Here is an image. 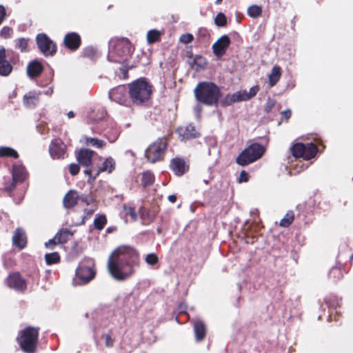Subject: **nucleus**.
Wrapping results in <instances>:
<instances>
[{
	"instance_id": "6",
	"label": "nucleus",
	"mask_w": 353,
	"mask_h": 353,
	"mask_svg": "<svg viewBox=\"0 0 353 353\" xmlns=\"http://www.w3.org/2000/svg\"><path fill=\"white\" fill-rule=\"evenodd\" d=\"M265 148L259 143H254L245 148L236 158V162L241 165L250 164L262 157Z\"/></svg>"
},
{
	"instance_id": "21",
	"label": "nucleus",
	"mask_w": 353,
	"mask_h": 353,
	"mask_svg": "<svg viewBox=\"0 0 353 353\" xmlns=\"http://www.w3.org/2000/svg\"><path fill=\"white\" fill-rule=\"evenodd\" d=\"M170 167L173 172L178 176L183 174L188 170L183 160L180 159H174L172 160Z\"/></svg>"
},
{
	"instance_id": "7",
	"label": "nucleus",
	"mask_w": 353,
	"mask_h": 353,
	"mask_svg": "<svg viewBox=\"0 0 353 353\" xmlns=\"http://www.w3.org/2000/svg\"><path fill=\"white\" fill-rule=\"evenodd\" d=\"M291 150L294 157L310 160L316 156L318 148L316 145L312 143L307 144L298 143L291 148Z\"/></svg>"
},
{
	"instance_id": "28",
	"label": "nucleus",
	"mask_w": 353,
	"mask_h": 353,
	"mask_svg": "<svg viewBox=\"0 0 353 353\" xmlns=\"http://www.w3.org/2000/svg\"><path fill=\"white\" fill-rule=\"evenodd\" d=\"M39 94L35 92H30L23 97V103L25 105L29 108L34 107L39 101Z\"/></svg>"
},
{
	"instance_id": "3",
	"label": "nucleus",
	"mask_w": 353,
	"mask_h": 353,
	"mask_svg": "<svg viewBox=\"0 0 353 353\" xmlns=\"http://www.w3.org/2000/svg\"><path fill=\"white\" fill-rule=\"evenodd\" d=\"M132 51V47L128 39L112 40L110 43L108 59L112 62L123 63L130 57Z\"/></svg>"
},
{
	"instance_id": "20",
	"label": "nucleus",
	"mask_w": 353,
	"mask_h": 353,
	"mask_svg": "<svg viewBox=\"0 0 353 353\" xmlns=\"http://www.w3.org/2000/svg\"><path fill=\"white\" fill-rule=\"evenodd\" d=\"M12 243L13 244L18 247L20 250L25 248L26 245V236L25 232L20 229L17 228L13 234L12 236Z\"/></svg>"
},
{
	"instance_id": "11",
	"label": "nucleus",
	"mask_w": 353,
	"mask_h": 353,
	"mask_svg": "<svg viewBox=\"0 0 353 353\" xmlns=\"http://www.w3.org/2000/svg\"><path fill=\"white\" fill-rule=\"evenodd\" d=\"M95 276L94 271L90 267L81 265L76 270L74 281L78 285L90 282Z\"/></svg>"
},
{
	"instance_id": "40",
	"label": "nucleus",
	"mask_w": 353,
	"mask_h": 353,
	"mask_svg": "<svg viewBox=\"0 0 353 353\" xmlns=\"http://www.w3.org/2000/svg\"><path fill=\"white\" fill-rule=\"evenodd\" d=\"M123 210L126 215H129L133 221H137V214L133 208L123 205Z\"/></svg>"
},
{
	"instance_id": "29",
	"label": "nucleus",
	"mask_w": 353,
	"mask_h": 353,
	"mask_svg": "<svg viewBox=\"0 0 353 353\" xmlns=\"http://www.w3.org/2000/svg\"><path fill=\"white\" fill-rule=\"evenodd\" d=\"M72 236V233L70 231L63 229L57 233L55 239H57L58 243L63 244L66 243Z\"/></svg>"
},
{
	"instance_id": "53",
	"label": "nucleus",
	"mask_w": 353,
	"mask_h": 353,
	"mask_svg": "<svg viewBox=\"0 0 353 353\" xmlns=\"http://www.w3.org/2000/svg\"><path fill=\"white\" fill-rule=\"evenodd\" d=\"M282 114L286 119H288L291 116V111L290 110H286L282 112Z\"/></svg>"
},
{
	"instance_id": "13",
	"label": "nucleus",
	"mask_w": 353,
	"mask_h": 353,
	"mask_svg": "<svg viewBox=\"0 0 353 353\" xmlns=\"http://www.w3.org/2000/svg\"><path fill=\"white\" fill-rule=\"evenodd\" d=\"M230 43V39L228 36L223 35L212 45L214 54L218 57H222L225 53Z\"/></svg>"
},
{
	"instance_id": "12",
	"label": "nucleus",
	"mask_w": 353,
	"mask_h": 353,
	"mask_svg": "<svg viewBox=\"0 0 353 353\" xmlns=\"http://www.w3.org/2000/svg\"><path fill=\"white\" fill-rule=\"evenodd\" d=\"M6 285L16 291L23 292L26 289V281L18 272L10 274L6 279Z\"/></svg>"
},
{
	"instance_id": "1",
	"label": "nucleus",
	"mask_w": 353,
	"mask_h": 353,
	"mask_svg": "<svg viewBox=\"0 0 353 353\" xmlns=\"http://www.w3.org/2000/svg\"><path fill=\"white\" fill-rule=\"evenodd\" d=\"M139 264L137 251L129 246H120L109 256L107 268L111 276L119 281H125L135 272Z\"/></svg>"
},
{
	"instance_id": "4",
	"label": "nucleus",
	"mask_w": 353,
	"mask_h": 353,
	"mask_svg": "<svg viewBox=\"0 0 353 353\" xmlns=\"http://www.w3.org/2000/svg\"><path fill=\"white\" fill-rule=\"evenodd\" d=\"M194 95L197 101L211 105L218 102L220 90L213 83L201 82L194 88Z\"/></svg>"
},
{
	"instance_id": "48",
	"label": "nucleus",
	"mask_w": 353,
	"mask_h": 353,
	"mask_svg": "<svg viewBox=\"0 0 353 353\" xmlns=\"http://www.w3.org/2000/svg\"><path fill=\"white\" fill-rule=\"evenodd\" d=\"M69 171L72 175H76L79 172V165L76 163H71L69 167Z\"/></svg>"
},
{
	"instance_id": "46",
	"label": "nucleus",
	"mask_w": 353,
	"mask_h": 353,
	"mask_svg": "<svg viewBox=\"0 0 353 353\" xmlns=\"http://www.w3.org/2000/svg\"><path fill=\"white\" fill-rule=\"evenodd\" d=\"M79 199L86 205H90L93 202V198L90 195L82 194L79 196Z\"/></svg>"
},
{
	"instance_id": "43",
	"label": "nucleus",
	"mask_w": 353,
	"mask_h": 353,
	"mask_svg": "<svg viewBox=\"0 0 353 353\" xmlns=\"http://www.w3.org/2000/svg\"><path fill=\"white\" fill-rule=\"evenodd\" d=\"M193 40V36L191 34H183L180 38L179 41L183 43H189Z\"/></svg>"
},
{
	"instance_id": "24",
	"label": "nucleus",
	"mask_w": 353,
	"mask_h": 353,
	"mask_svg": "<svg viewBox=\"0 0 353 353\" xmlns=\"http://www.w3.org/2000/svg\"><path fill=\"white\" fill-rule=\"evenodd\" d=\"M78 199L77 192L74 190H70L63 198V205L66 208H72L77 204Z\"/></svg>"
},
{
	"instance_id": "10",
	"label": "nucleus",
	"mask_w": 353,
	"mask_h": 353,
	"mask_svg": "<svg viewBox=\"0 0 353 353\" xmlns=\"http://www.w3.org/2000/svg\"><path fill=\"white\" fill-rule=\"evenodd\" d=\"M37 43L39 50L45 56L52 55L56 52L55 44L46 34L41 33L37 36Z\"/></svg>"
},
{
	"instance_id": "59",
	"label": "nucleus",
	"mask_w": 353,
	"mask_h": 353,
	"mask_svg": "<svg viewBox=\"0 0 353 353\" xmlns=\"http://www.w3.org/2000/svg\"><path fill=\"white\" fill-rule=\"evenodd\" d=\"M350 261H353V254L350 256Z\"/></svg>"
},
{
	"instance_id": "17",
	"label": "nucleus",
	"mask_w": 353,
	"mask_h": 353,
	"mask_svg": "<svg viewBox=\"0 0 353 353\" xmlns=\"http://www.w3.org/2000/svg\"><path fill=\"white\" fill-rule=\"evenodd\" d=\"M12 71V65L6 58V50L0 48V75L8 76Z\"/></svg>"
},
{
	"instance_id": "49",
	"label": "nucleus",
	"mask_w": 353,
	"mask_h": 353,
	"mask_svg": "<svg viewBox=\"0 0 353 353\" xmlns=\"http://www.w3.org/2000/svg\"><path fill=\"white\" fill-rule=\"evenodd\" d=\"M248 174L245 171L243 170L239 175V177L238 179L239 183H243V182H247L248 181Z\"/></svg>"
},
{
	"instance_id": "32",
	"label": "nucleus",
	"mask_w": 353,
	"mask_h": 353,
	"mask_svg": "<svg viewBox=\"0 0 353 353\" xmlns=\"http://www.w3.org/2000/svg\"><path fill=\"white\" fill-rule=\"evenodd\" d=\"M262 13V8L257 5H252L248 8V14L252 18L259 17Z\"/></svg>"
},
{
	"instance_id": "2",
	"label": "nucleus",
	"mask_w": 353,
	"mask_h": 353,
	"mask_svg": "<svg viewBox=\"0 0 353 353\" xmlns=\"http://www.w3.org/2000/svg\"><path fill=\"white\" fill-rule=\"evenodd\" d=\"M128 89L130 98L136 105H143L148 103L152 93L151 84L143 78L130 83Z\"/></svg>"
},
{
	"instance_id": "61",
	"label": "nucleus",
	"mask_w": 353,
	"mask_h": 353,
	"mask_svg": "<svg viewBox=\"0 0 353 353\" xmlns=\"http://www.w3.org/2000/svg\"><path fill=\"white\" fill-rule=\"evenodd\" d=\"M204 182H205V183H208V181H206V180H204Z\"/></svg>"
},
{
	"instance_id": "14",
	"label": "nucleus",
	"mask_w": 353,
	"mask_h": 353,
	"mask_svg": "<svg viewBox=\"0 0 353 353\" xmlns=\"http://www.w3.org/2000/svg\"><path fill=\"white\" fill-rule=\"evenodd\" d=\"M66 146L60 139H54L52 141L49 152L53 159L64 158Z\"/></svg>"
},
{
	"instance_id": "55",
	"label": "nucleus",
	"mask_w": 353,
	"mask_h": 353,
	"mask_svg": "<svg viewBox=\"0 0 353 353\" xmlns=\"http://www.w3.org/2000/svg\"><path fill=\"white\" fill-rule=\"evenodd\" d=\"M53 92L52 87H49L46 91L43 92V93L46 95H51Z\"/></svg>"
},
{
	"instance_id": "42",
	"label": "nucleus",
	"mask_w": 353,
	"mask_h": 353,
	"mask_svg": "<svg viewBox=\"0 0 353 353\" xmlns=\"http://www.w3.org/2000/svg\"><path fill=\"white\" fill-rule=\"evenodd\" d=\"M276 101L275 100L268 98L265 105L264 109L266 112H270L272 111V108L275 105Z\"/></svg>"
},
{
	"instance_id": "47",
	"label": "nucleus",
	"mask_w": 353,
	"mask_h": 353,
	"mask_svg": "<svg viewBox=\"0 0 353 353\" xmlns=\"http://www.w3.org/2000/svg\"><path fill=\"white\" fill-rule=\"evenodd\" d=\"M83 54L86 57L92 58L96 54V50L92 47H88L84 49Z\"/></svg>"
},
{
	"instance_id": "54",
	"label": "nucleus",
	"mask_w": 353,
	"mask_h": 353,
	"mask_svg": "<svg viewBox=\"0 0 353 353\" xmlns=\"http://www.w3.org/2000/svg\"><path fill=\"white\" fill-rule=\"evenodd\" d=\"M168 199L171 203H174L176 200V196L174 194L169 195Z\"/></svg>"
},
{
	"instance_id": "41",
	"label": "nucleus",
	"mask_w": 353,
	"mask_h": 353,
	"mask_svg": "<svg viewBox=\"0 0 353 353\" xmlns=\"http://www.w3.org/2000/svg\"><path fill=\"white\" fill-rule=\"evenodd\" d=\"M12 28H10V27H8V26L3 27L1 29V32H0V35L5 39L10 37L12 36Z\"/></svg>"
},
{
	"instance_id": "57",
	"label": "nucleus",
	"mask_w": 353,
	"mask_h": 353,
	"mask_svg": "<svg viewBox=\"0 0 353 353\" xmlns=\"http://www.w3.org/2000/svg\"><path fill=\"white\" fill-rule=\"evenodd\" d=\"M194 111L196 112V115L197 117L199 115L201 111V108L199 105H196L195 108H194Z\"/></svg>"
},
{
	"instance_id": "37",
	"label": "nucleus",
	"mask_w": 353,
	"mask_h": 353,
	"mask_svg": "<svg viewBox=\"0 0 353 353\" xmlns=\"http://www.w3.org/2000/svg\"><path fill=\"white\" fill-rule=\"evenodd\" d=\"M214 23L217 26H225L227 23L226 17L222 12L219 13L214 18Z\"/></svg>"
},
{
	"instance_id": "38",
	"label": "nucleus",
	"mask_w": 353,
	"mask_h": 353,
	"mask_svg": "<svg viewBox=\"0 0 353 353\" xmlns=\"http://www.w3.org/2000/svg\"><path fill=\"white\" fill-rule=\"evenodd\" d=\"M160 37V34L157 30H150L147 34V40L150 43L156 42Z\"/></svg>"
},
{
	"instance_id": "35",
	"label": "nucleus",
	"mask_w": 353,
	"mask_h": 353,
	"mask_svg": "<svg viewBox=\"0 0 353 353\" xmlns=\"http://www.w3.org/2000/svg\"><path fill=\"white\" fill-rule=\"evenodd\" d=\"M294 220V213L289 211L286 213L285 216L281 220L280 225L283 227L289 226Z\"/></svg>"
},
{
	"instance_id": "44",
	"label": "nucleus",
	"mask_w": 353,
	"mask_h": 353,
	"mask_svg": "<svg viewBox=\"0 0 353 353\" xmlns=\"http://www.w3.org/2000/svg\"><path fill=\"white\" fill-rule=\"evenodd\" d=\"M17 47L21 50V51H25L28 47V41L23 38L18 39Z\"/></svg>"
},
{
	"instance_id": "5",
	"label": "nucleus",
	"mask_w": 353,
	"mask_h": 353,
	"mask_svg": "<svg viewBox=\"0 0 353 353\" xmlns=\"http://www.w3.org/2000/svg\"><path fill=\"white\" fill-rule=\"evenodd\" d=\"M39 331L37 328L28 327L22 330L17 338L22 350L26 353H33L38 342Z\"/></svg>"
},
{
	"instance_id": "56",
	"label": "nucleus",
	"mask_w": 353,
	"mask_h": 353,
	"mask_svg": "<svg viewBox=\"0 0 353 353\" xmlns=\"http://www.w3.org/2000/svg\"><path fill=\"white\" fill-rule=\"evenodd\" d=\"M92 170L91 169H85L84 170V173L89 176V178L92 177Z\"/></svg>"
},
{
	"instance_id": "8",
	"label": "nucleus",
	"mask_w": 353,
	"mask_h": 353,
	"mask_svg": "<svg viewBox=\"0 0 353 353\" xmlns=\"http://www.w3.org/2000/svg\"><path fill=\"white\" fill-rule=\"evenodd\" d=\"M166 147L165 139H159L152 143L145 150V157L151 163L159 161Z\"/></svg>"
},
{
	"instance_id": "31",
	"label": "nucleus",
	"mask_w": 353,
	"mask_h": 353,
	"mask_svg": "<svg viewBox=\"0 0 353 353\" xmlns=\"http://www.w3.org/2000/svg\"><path fill=\"white\" fill-rule=\"evenodd\" d=\"M154 181V176L150 171H146L143 173L141 179V184L143 187H147L153 183Z\"/></svg>"
},
{
	"instance_id": "33",
	"label": "nucleus",
	"mask_w": 353,
	"mask_h": 353,
	"mask_svg": "<svg viewBox=\"0 0 353 353\" xmlns=\"http://www.w3.org/2000/svg\"><path fill=\"white\" fill-rule=\"evenodd\" d=\"M45 259H46V262L48 265H52V264L57 263L60 260V257L57 252H52V253L46 254Z\"/></svg>"
},
{
	"instance_id": "26",
	"label": "nucleus",
	"mask_w": 353,
	"mask_h": 353,
	"mask_svg": "<svg viewBox=\"0 0 353 353\" xmlns=\"http://www.w3.org/2000/svg\"><path fill=\"white\" fill-rule=\"evenodd\" d=\"M43 67L41 64L36 61H32L29 63L27 68L28 74L33 78L38 76L42 71Z\"/></svg>"
},
{
	"instance_id": "62",
	"label": "nucleus",
	"mask_w": 353,
	"mask_h": 353,
	"mask_svg": "<svg viewBox=\"0 0 353 353\" xmlns=\"http://www.w3.org/2000/svg\"><path fill=\"white\" fill-rule=\"evenodd\" d=\"M220 1H221V0H217V1H216V2H217V3H219Z\"/></svg>"
},
{
	"instance_id": "52",
	"label": "nucleus",
	"mask_w": 353,
	"mask_h": 353,
	"mask_svg": "<svg viewBox=\"0 0 353 353\" xmlns=\"http://www.w3.org/2000/svg\"><path fill=\"white\" fill-rule=\"evenodd\" d=\"M6 17V9L3 6L0 5V23L3 21Z\"/></svg>"
},
{
	"instance_id": "23",
	"label": "nucleus",
	"mask_w": 353,
	"mask_h": 353,
	"mask_svg": "<svg viewBox=\"0 0 353 353\" xmlns=\"http://www.w3.org/2000/svg\"><path fill=\"white\" fill-rule=\"evenodd\" d=\"M125 94V88L123 86H119L114 89H112L109 92V97L110 99L120 103H124V99L120 97V95H124Z\"/></svg>"
},
{
	"instance_id": "15",
	"label": "nucleus",
	"mask_w": 353,
	"mask_h": 353,
	"mask_svg": "<svg viewBox=\"0 0 353 353\" xmlns=\"http://www.w3.org/2000/svg\"><path fill=\"white\" fill-rule=\"evenodd\" d=\"M247 100V91L245 90H239L233 94H228L223 99L222 103L225 105H230L234 103L244 101Z\"/></svg>"
},
{
	"instance_id": "16",
	"label": "nucleus",
	"mask_w": 353,
	"mask_h": 353,
	"mask_svg": "<svg viewBox=\"0 0 353 353\" xmlns=\"http://www.w3.org/2000/svg\"><path fill=\"white\" fill-rule=\"evenodd\" d=\"M177 132L182 141L196 138L199 135V133L196 130L195 127L192 124L178 128Z\"/></svg>"
},
{
	"instance_id": "19",
	"label": "nucleus",
	"mask_w": 353,
	"mask_h": 353,
	"mask_svg": "<svg viewBox=\"0 0 353 353\" xmlns=\"http://www.w3.org/2000/svg\"><path fill=\"white\" fill-rule=\"evenodd\" d=\"M63 42L68 48L76 50L81 44V38L77 33L70 32L65 36Z\"/></svg>"
},
{
	"instance_id": "27",
	"label": "nucleus",
	"mask_w": 353,
	"mask_h": 353,
	"mask_svg": "<svg viewBox=\"0 0 353 353\" xmlns=\"http://www.w3.org/2000/svg\"><path fill=\"white\" fill-rule=\"evenodd\" d=\"M281 76V68L278 65H274L270 74L268 75L269 84L271 87H273L279 81Z\"/></svg>"
},
{
	"instance_id": "18",
	"label": "nucleus",
	"mask_w": 353,
	"mask_h": 353,
	"mask_svg": "<svg viewBox=\"0 0 353 353\" xmlns=\"http://www.w3.org/2000/svg\"><path fill=\"white\" fill-rule=\"evenodd\" d=\"M93 152L89 149H81L77 154V159L82 166L88 167L91 165Z\"/></svg>"
},
{
	"instance_id": "25",
	"label": "nucleus",
	"mask_w": 353,
	"mask_h": 353,
	"mask_svg": "<svg viewBox=\"0 0 353 353\" xmlns=\"http://www.w3.org/2000/svg\"><path fill=\"white\" fill-rule=\"evenodd\" d=\"M194 331L197 341L203 339L205 336V326L201 320H196L194 323Z\"/></svg>"
},
{
	"instance_id": "60",
	"label": "nucleus",
	"mask_w": 353,
	"mask_h": 353,
	"mask_svg": "<svg viewBox=\"0 0 353 353\" xmlns=\"http://www.w3.org/2000/svg\"><path fill=\"white\" fill-rule=\"evenodd\" d=\"M107 230H108V232H110V231H111V229L108 228Z\"/></svg>"
},
{
	"instance_id": "51",
	"label": "nucleus",
	"mask_w": 353,
	"mask_h": 353,
	"mask_svg": "<svg viewBox=\"0 0 353 353\" xmlns=\"http://www.w3.org/2000/svg\"><path fill=\"white\" fill-rule=\"evenodd\" d=\"M103 337L105 339V345L107 347H112L114 343V339L109 334H105Z\"/></svg>"
},
{
	"instance_id": "50",
	"label": "nucleus",
	"mask_w": 353,
	"mask_h": 353,
	"mask_svg": "<svg viewBox=\"0 0 353 353\" xmlns=\"http://www.w3.org/2000/svg\"><path fill=\"white\" fill-rule=\"evenodd\" d=\"M56 244H59L55 239V236L53 239H50L48 241L45 243V246L47 248L53 249Z\"/></svg>"
},
{
	"instance_id": "58",
	"label": "nucleus",
	"mask_w": 353,
	"mask_h": 353,
	"mask_svg": "<svg viewBox=\"0 0 353 353\" xmlns=\"http://www.w3.org/2000/svg\"><path fill=\"white\" fill-rule=\"evenodd\" d=\"M68 118L71 119V118H73L74 117V113L72 112V111H70L68 113Z\"/></svg>"
},
{
	"instance_id": "45",
	"label": "nucleus",
	"mask_w": 353,
	"mask_h": 353,
	"mask_svg": "<svg viewBox=\"0 0 353 353\" xmlns=\"http://www.w3.org/2000/svg\"><path fill=\"white\" fill-rule=\"evenodd\" d=\"M259 88L257 85L252 87L249 92H247V100H249L254 97L259 92Z\"/></svg>"
},
{
	"instance_id": "30",
	"label": "nucleus",
	"mask_w": 353,
	"mask_h": 353,
	"mask_svg": "<svg viewBox=\"0 0 353 353\" xmlns=\"http://www.w3.org/2000/svg\"><path fill=\"white\" fill-rule=\"evenodd\" d=\"M19 154L16 150L9 147H0V157H13L17 159Z\"/></svg>"
},
{
	"instance_id": "22",
	"label": "nucleus",
	"mask_w": 353,
	"mask_h": 353,
	"mask_svg": "<svg viewBox=\"0 0 353 353\" xmlns=\"http://www.w3.org/2000/svg\"><path fill=\"white\" fill-rule=\"evenodd\" d=\"M115 168V161L112 157H108L103 162L101 166L99 168L98 170H97L96 174L93 176L92 179H95L97 175H99L101 172H106L108 173H111Z\"/></svg>"
},
{
	"instance_id": "39",
	"label": "nucleus",
	"mask_w": 353,
	"mask_h": 353,
	"mask_svg": "<svg viewBox=\"0 0 353 353\" xmlns=\"http://www.w3.org/2000/svg\"><path fill=\"white\" fill-rule=\"evenodd\" d=\"M159 261V258L157 255L154 253H150L145 256V261L149 265H154L157 263Z\"/></svg>"
},
{
	"instance_id": "9",
	"label": "nucleus",
	"mask_w": 353,
	"mask_h": 353,
	"mask_svg": "<svg viewBox=\"0 0 353 353\" xmlns=\"http://www.w3.org/2000/svg\"><path fill=\"white\" fill-rule=\"evenodd\" d=\"M12 181L10 185H6L4 187L6 191L11 192L17 183L23 182L27 177V172L25 168L21 164H14L12 166Z\"/></svg>"
},
{
	"instance_id": "36",
	"label": "nucleus",
	"mask_w": 353,
	"mask_h": 353,
	"mask_svg": "<svg viewBox=\"0 0 353 353\" xmlns=\"http://www.w3.org/2000/svg\"><path fill=\"white\" fill-rule=\"evenodd\" d=\"M107 222L106 218L104 215H100L94 219V225L95 228L101 230Z\"/></svg>"
},
{
	"instance_id": "34",
	"label": "nucleus",
	"mask_w": 353,
	"mask_h": 353,
	"mask_svg": "<svg viewBox=\"0 0 353 353\" xmlns=\"http://www.w3.org/2000/svg\"><path fill=\"white\" fill-rule=\"evenodd\" d=\"M86 143L97 148H102L105 145V142L96 138H87Z\"/></svg>"
}]
</instances>
